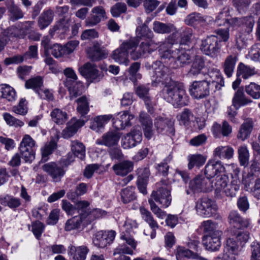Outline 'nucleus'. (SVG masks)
<instances>
[{
  "instance_id": "obj_51",
  "label": "nucleus",
  "mask_w": 260,
  "mask_h": 260,
  "mask_svg": "<svg viewBox=\"0 0 260 260\" xmlns=\"http://www.w3.org/2000/svg\"><path fill=\"white\" fill-rule=\"evenodd\" d=\"M177 118L180 124L187 126L192 121L193 114L189 109L185 108L178 115Z\"/></svg>"
},
{
  "instance_id": "obj_12",
  "label": "nucleus",
  "mask_w": 260,
  "mask_h": 260,
  "mask_svg": "<svg viewBox=\"0 0 260 260\" xmlns=\"http://www.w3.org/2000/svg\"><path fill=\"white\" fill-rule=\"evenodd\" d=\"M116 234V232L113 230L99 231L95 234L93 243L95 246L99 248H105L113 242Z\"/></svg>"
},
{
  "instance_id": "obj_49",
  "label": "nucleus",
  "mask_w": 260,
  "mask_h": 260,
  "mask_svg": "<svg viewBox=\"0 0 260 260\" xmlns=\"http://www.w3.org/2000/svg\"><path fill=\"white\" fill-rule=\"evenodd\" d=\"M0 204L5 206H8L11 209H15L21 205L20 200L11 196L6 195L0 197Z\"/></svg>"
},
{
  "instance_id": "obj_47",
  "label": "nucleus",
  "mask_w": 260,
  "mask_h": 260,
  "mask_svg": "<svg viewBox=\"0 0 260 260\" xmlns=\"http://www.w3.org/2000/svg\"><path fill=\"white\" fill-rule=\"evenodd\" d=\"M50 116L52 121L58 125L64 123L68 118L67 112L59 108L54 109L50 113Z\"/></svg>"
},
{
  "instance_id": "obj_33",
  "label": "nucleus",
  "mask_w": 260,
  "mask_h": 260,
  "mask_svg": "<svg viewBox=\"0 0 260 260\" xmlns=\"http://www.w3.org/2000/svg\"><path fill=\"white\" fill-rule=\"evenodd\" d=\"M87 53L89 57L93 61L102 59L107 55L104 47L98 43H94L92 47L88 49Z\"/></svg>"
},
{
  "instance_id": "obj_46",
  "label": "nucleus",
  "mask_w": 260,
  "mask_h": 260,
  "mask_svg": "<svg viewBox=\"0 0 260 260\" xmlns=\"http://www.w3.org/2000/svg\"><path fill=\"white\" fill-rule=\"evenodd\" d=\"M205 67V61L203 58L200 56H197L191 66L188 74L189 76H197L200 74L202 70Z\"/></svg>"
},
{
  "instance_id": "obj_31",
  "label": "nucleus",
  "mask_w": 260,
  "mask_h": 260,
  "mask_svg": "<svg viewBox=\"0 0 260 260\" xmlns=\"http://www.w3.org/2000/svg\"><path fill=\"white\" fill-rule=\"evenodd\" d=\"M140 211L143 219L149 224L152 229L150 237L151 239H154L156 236L155 230L158 228L157 222L153 218L151 212L145 208L140 207Z\"/></svg>"
},
{
  "instance_id": "obj_52",
  "label": "nucleus",
  "mask_w": 260,
  "mask_h": 260,
  "mask_svg": "<svg viewBox=\"0 0 260 260\" xmlns=\"http://www.w3.org/2000/svg\"><path fill=\"white\" fill-rule=\"evenodd\" d=\"M85 223L86 224L90 223L95 219L104 217L106 215L107 212L99 209H96L90 212H84Z\"/></svg>"
},
{
  "instance_id": "obj_36",
  "label": "nucleus",
  "mask_w": 260,
  "mask_h": 260,
  "mask_svg": "<svg viewBox=\"0 0 260 260\" xmlns=\"http://www.w3.org/2000/svg\"><path fill=\"white\" fill-rule=\"evenodd\" d=\"M115 174L119 176H125L133 169V163L128 160H124L112 167Z\"/></svg>"
},
{
  "instance_id": "obj_63",
  "label": "nucleus",
  "mask_w": 260,
  "mask_h": 260,
  "mask_svg": "<svg viewBox=\"0 0 260 260\" xmlns=\"http://www.w3.org/2000/svg\"><path fill=\"white\" fill-rule=\"evenodd\" d=\"M246 92L254 99L260 98V85L251 82L245 87Z\"/></svg>"
},
{
  "instance_id": "obj_6",
  "label": "nucleus",
  "mask_w": 260,
  "mask_h": 260,
  "mask_svg": "<svg viewBox=\"0 0 260 260\" xmlns=\"http://www.w3.org/2000/svg\"><path fill=\"white\" fill-rule=\"evenodd\" d=\"M43 170L52 178L53 182H57L61 180L66 173V168L63 162L60 161L50 162L42 166Z\"/></svg>"
},
{
  "instance_id": "obj_38",
  "label": "nucleus",
  "mask_w": 260,
  "mask_h": 260,
  "mask_svg": "<svg viewBox=\"0 0 260 260\" xmlns=\"http://www.w3.org/2000/svg\"><path fill=\"white\" fill-rule=\"evenodd\" d=\"M112 118V115L111 114L96 116L91 122L90 128L96 132H99Z\"/></svg>"
},
{
  "instance_id": "obj_56",
  "label": "nucleus",
  "mask_w": 260,
  "mask_h": 260,
  "mask_svg": "<svg viewBox=\"0 0 260 260\" xmlns=\"http://www.w3.org/2000/svg\"><path fill=\"white\" fill-rule=\"evenodd\" d=\"M77 104V110L81 115L87 114L89 111V102L85 96H82L76 100Z\"/></svg>"
},
{
  "instance_id": "obj_43",
  "label": "nucleus",
  "mask_w": 260,
  "mask_h": 260,
  "mask_svg": "<svg viewBox=\"0 0 260 260\" xmlns=\"http://www.w3.org/2000/svg\"><path fill=\"white\" fill-rule=\"evenodd\" d=\"M237 60L238 57L236 54L230 55L226 57L223 64V69L228 77L232 76Z\"/></svg>"
},
{
  "instance_id": "obj_37",
  "label": "nucleus",
  "mask_w": 260,
  "mask_h": 260,
  "mask_svg": "<svg viewBox=\"0 0 260 260\" xmlns=\"http://www.w3.org/2000/svg\"><path fill=\"white\" fill-rule=\"evenodd\" d=\"M88 249L86 246L75 247L70 245L68 248V254L73 256L74 260H85Z\"/></svg>"
},
{
  "instance_id": "obj_48",
  "label": "nucleus",
  "mask_w": 260,
  "mask_h": 260,
  "mask_svg": "<svg viewBox=\"0 0 260 260\" xmlns=\"http://www.w3.org/2000/svg\"><path fill=\"white\" fill-rule=\"evenodd\" d=\"M71 150L74 156L83 159L85 156V147L84 145L78 140L71 142Z\"/></svg>"
},
{
  "instance_id": "obj_50",
  "label": "nucleus",
  "mask_w": 260,
  "mask_h": 260,
  "mask_svg": "<svg viewBox=\"0 0 260 260\" xmlns=\"http://www.w3.org/2000/svg\"><path fill=\"white\" fill-rule=\"evenodd\" d=\"M255 74L254 68L246 66L242 62L239 63L237 70L238 76H241L243 78L247 79Z\"/></svg>"
},
{
  "instance_id": "obj_18",
  "label": "nucleus",
  "mask_w": 260,
  "mask_h": 260,
  "mask_svg": "<svg viewBox=\"0 0 260 260\" xmlns=\"http://www.w3.org/2000/svg\"><path fill=\"white\" fill-rule=\"evenodd\" d=\"M222 234V232H215L213 235H205L203 237V243L206 249L211 251L218 250L221 246Z\"/></svg>"
},
{
  "instance_id": "obj_2",
  "label": "nucleus",
  "mask_w": 260,
  "mask_h": 260,
  "mask_svg": "<svg viewBox=\"0 0 260 260\" xmlns=\"http://www.w3.org/2000/svg\"><path fill=\"white\" fill-rule=\"evenodd\" d=\"M230 232L231 237L226 240V246L231 255L227 253L219 255L216 258V260H236L235 256L240 253L250 238L249 233L242 229L231 230Z\"/></svg>"
},
{
  "instance_id": "obj_42",
  "label": "nucleus",
  "mask_w": 260,
  "mask_h": 260,
  "mask_svg": "<svg viewBox=\"0 0 260 260\" xmlns=\"http://www.w3.org/2000/svg\"><path fill=\"white\" fill-rule=\"evenodd\" d=\"M152 28L155 32L160 34H169L176 30L173 24L164 23L157 21L153 22Z\"/></svg>"
},
{
  "instance_id": "obj_28",
  "label": "nucleus",
  "mask_w": 260,
  "mask_h": 260,
  "mask_svg": "<svg viewBox=\"0 0 260 260\" xmlns=\"http://www.w3.org/2000/svg\"><path fill=\"white\" fill-rule=\"evenodd\" d=\"M85 122L83 120L72 118L62 131V136L65 139L72 137L76 133L78 128L83 126Z\"/></svg>"
},
{
  "instance_id": "obj_57",
  "label": "nucleus",
  "mask_w": 260,
  "mask_h": 260,
  "mask_svg": "<svg viewBox=\"0 0 260 260\" xmlns=\"http://www.w3.org/2000/svg\"><path fill=\"white\" fill-rule=\"evenodd\" d=\"M205 235H213L215 232H222L221 231L217 230L218 224L216 222H214L211 220H207L204 221L201 223Z\"/></svg>"
},
{
  "instance_id": "obj_21",
  "label": "nucleus",
  "mask_w": 260,
  "mask_h": 260,
  "mask_svg": "<svg viewBox=\"0 0 260 260\" xmlns=\"http://www.w3.org/2000/svg\"><path fill=\"white\" fill-rule=\"evenodd\" d=\"M225 168L220 160H210L205 167L204 174L208 180L224 171Z\"/></svg>"
},
{
  "instance_id": "obj_9",
  "label": "nucleus",
  "mask_w": 260,
  "mask_h": 260,
  "mask_svg": "<svg viewBox=\"0 0 260 260\" xmlns=\"http://www.w3.org/2000/svg\"><path fill=\"white\" fill-rule=\"evenodd\" d=\"M220 42L216 36H208L202 41L200 49L206 55L215 56L220 48Z\"/></svg>"
},
{
  "instance_id": "obj_55",
  "label": "nucleus",
  "mask_w": 260,
  "mask_h": 260,
  "mask_svg": "<svg viewBox=\"0 0 260 260\" xmlns=\"http://www.w3.org/2000/svg\"><path fill=\"white\" fill-rule=\"evenodd\" d=\"M176 256L178 260L183 257L196 259L198 257V254L184 247L178 246L176 250Z\"/></svg>"
},
{
  "instance_id": "obj_19",
  "label": "nucleus",
  "mask_w": 260,
  "mask_h": 260,
  "mask_svg": "<svg viewBox=\"0 0 260 260\" xmlns=\"http://www.w3.org/2000/svg\"><path fill=\"white\" fill-rule=\"evenodd\" d=\"M63 73L68 78L73 80L72 85H67L72 96L76 97L80 94L83 88V85L82 83L76 82L77 76L74 71L71 68H67L64 70Z\"/></svg>"
},
{
  "instance_id": "obj_44",
  "label": "nucleus",
  "mask_w": 260,
  "mask_h": 260,
  "mask_svg": "<svg viewBox=\"0 0 260 260\" xmlns=\"http://www.w3.org/2000/svg\"><path fill=\"white\" fill-rule=\"evenodd\" d=\"M0 96L9 102H13L16 100V91L9 85L2 84L0 85Z\"/></svg>"
},
{
  "instance_id": "obj_27",
  "label": "nucleus",
  "mask_w": 260,
  "mask_h": 260,
  "mask_svg": "<svg viewBox=\"0 0 260 260\" xmlns=\"http://www.w3.org/2000/svg\"><path fill=\"white\" fill-rule=\"evenodd\" d=\"M106 16V12L102 6L94 7L91 12L90 16L85 21L86 26L92 27L98 24Z\"/></svg>"
},
{
  "instance_id": "obj_24",
  "label": "nucleus",
  "mask_w": 260,
  "mask_h": 260,
  "mask_svg": "<svg viewBox=\"0 0 260 260\" xmlns=\"http://www.w3.org/2000/svg\"><path fill=\"white\" fill-rule=\"evenodd\" d=\"M189 187L194 192L211 191L209 180L202 176H198L190 181Z\"/></svg>"
},
{
  "instance_id": "obj_11",
  "label": "nucleus",
  "mask_w": 260,
  "mask_h": 260,
  "mask_svg": "<svg viewBox=\"0 0 260 260\" xmlns=\"http://www.w3.org/2000/svg\"><path fill=\"white\" fill-rule=\"evenodd\" d=\"M162 185L156 190L153 191L151 197L162 207L167 208L170 205L172 199L169 187L166 184Z\"/></svg>"
},
{
  "instance_id": "obj_45",
  "label": "nucleus",
  "mask_w": 260,
  "mask_h": 260,
  "mask_svg": "<svg viewBox=\"0 0 260 260\" xmlns=\"http://www.w3.org/2000/svg\"><path fill=\"white\" fill-rule=\"evenodd\" d=\"M188 168L189 170L194 167H200L206 162L207 157L200 154H190L188 156Z\"/></svg>"
},
{
  "instance_id": "obj_61",
  "label": "nucleus",
  "mask_w": 260,
  "mask_h": 260,
  "mask_svg": "<svg viewBox=\"0 0 260 260\" xmlns=\"http://www.w3.org/2000/svg\"><path fill=\"white\" fill-rule=\"evenodd\" d=\"M137 228L138 223L136 220L126 218L124 224L121 229V235L122 234H127L128 235H131L130 234L132 232L133 230Z\"/></svg>"
},
{
  "instance_id": "obj_20",
  "label": "nucleus",
  "mask_w": 260,
  "mask_h": 260,
  "mask_svg": "<svg viewBox=\"0 0 260 260\" xmlns=\"http://www.w3.org/2000/svg\"><path fill=\"white\" fill-rule=\"evenodd\" d=\"M228 219L230 224V231L248 228L250 224L249 220L242 218L237 211H231Z\"/></svg>"
},
{
  "instance_id": "obj_7",
  "label": "nucleus",
  "mask_w": 260,
  "mask_h": 260,
  "mask_svg": "<svg viewBox=\"0 0 260 260\" xmlns=\"http://www.w3.org/2000/svg\"><path fill=\"white\" fill-rule=\"evenodd\" d=\"M35 145V142L32 138L25 135L19 146L20 153L25 162H31L35 159V153L33 148Z\"/></svg>"
},
{
  "instance_id": "obj_29",
  "label": "nucleus",
  "mask_w": 260,
  "mask_h": 260,
  "mask_svg": "<svg viewBox=\"0 0 260 260\" xmlns=\"http://www.w3.org/2000/svg\"><path fill=\"white\" fill-rule=\"evenodd\" d=\"M140 121L141 123L144 136L147 139H150L153 135L152 128V121L150 116L144 112L140 114Z\"/></svg>"
},
{
  "instance_id": "obj_17",
  "label": "nucleus",
  "mask_w": 260,
  "mask_h": 260,
  "mask_svg": "<svg viewBox=\"0 0 260 260\" xmlns=\"http://www.w3.org/2000/svg\"><path fill=\"white\" fill-rule=\"evenodd\" d=\"M120 239L124 241L125 243L130 247H128L125 243L120 244L115 249L114 254L115 255L117 253L132 255L133 250L136 248L137 242L131 235L127 234H122L120 236Z\"/></svg>"
},
{
  "instance_id": "obj_10",
  "label": "nucleus",
  "mask_w": 260,
  "mask_h": 260,
  "mask_svg": "<svg viewBox=\"0 0 260 260\" xmlns=\"http://www.w3.org/2000/svg\"><path fill=\"white\" fill-rule=\"evenodd\" d=\"M210 83L206 80L193 81L190 86V95L196 99H202L210 93Z\"/></svg>"
},
{
  "instance_id": "obj_54",
  "label": "nucleus",
  "mask_w": 260,
  "mask_h": 260,
  "mask_svg": "<svg viewBox=\"0 0 260 260\" xmlns=\"http://www.w3.org/2000/svg\"><path fill=\"white\" fill-rule=\"evenodd\" d=\"M229 16V9L228 7H224L216 16L215 23L217 26H224L226 24H228L230 20Z\"/></svg>"
},
{
  "instance_id": "obj_35",
  "label": "nucleus",
  "mask_w": 260,
  "mask_h": 260,
  "mask_svg": "<svg viewBox=\"0 0 260 260\" xmlns=\"http://www.w3.org/2000/svg\"><path fill=\"white\" fill-rule=\"evenodd\" d=\"M82 223L86 224L85 215L83 213L81 214L79 216H75L68 219L65 223L64 230L66 231H71L78 230L80 228Z\"/></svg>"
},
{
  "instance_id": "obj_25",
  "label": "nucleus",
  "mask_w": 260,
  "mask_h": 260,
  "mask_svg": "<svg viewBox=\"0 0 260 260\" xmlns=\"http://www.w3.org/2000/svg\"><path fill=\"white\" fill-rule=\"evenodd\" d=\"M133 118L134 116L127 111L120 112L113 119V126L117 129H123L131 125V120Z\"/></svg>"
},
{
  "instance_id": "obj_60",
  "label": "nucleus",
  "mask_w": 260,
  "mask_h": 260,
  "mask_svg": "<svg viewBox=\"0 0 260 260\" xmlns=\"http://www.w3.org/2000/svg\"><path fill=\"white\" fill-rule=\"evenodd\" d=\"M137 228L138 223L136 220L126 218L124 224L121 229V235L122 234H127L128 235H131L130 234L132 232L133 230Z\"/></svg>"
},
{
  "instance_id": "obj_41",
  "label": "nucleus",
  "mask_w": 260,
  "mask_h": 260,
  "mask_svg": "<svg viewBox=\"0 0 260 260\" xmlns=\"http://www.w3.org/2000/svg\"><path fill=\"white\" fill-rule=\"evenodd\" d=\"M253 127L251 119H247L241 124L238 134V138L242 140L247 139L250 135Z\"/></svg>"
},
{
  "instance_id": "obj_22",
  "label": "nucleus",
  "mask_w": 260,
  "mask_h": 260,
  "mask_svg": "<svg viewBox=\"0 0 260 260\" xmlns=\"http://www.w3.org/2000/svg\"><path fill=\"white\" fill-rule=\"evenodd\" d=\"M254 24V18L252 16H248L241 18H234L229 20V25L234 28L241 26L243 30H246L247 33L252 31Z\"/></svg>"
},
{
  "instance_id": "obj_34",
  "label": "nucleus",
  "mask_w": 260,
  "mask_h": 260,
  "mask_svg": "<svg viewBox=\"0 0 260 260\" xmlns=\"http://www.w3.org/2000/svg\"><path fill=\"white\" fill-rule=\"evenodd\" d=\"M252 100L247 98L244 94L242 89H238L235 92L233 100V106L236 109H238L241 107L245 106L252 103Z\"/></svg>"
},
{
  "instance_id": "obj_5",
  "label": "nucleus",
  "mask_w": 260,
  "mask_h": 260,
  "mask_svg": "<svg viewBox=\"0 0 260 260\" xmlns=\"http://www.w3.org/2000/svg\"><path fill=\"white\" fill-rule=\"evenodd\" d=\"M162 60L166 62L168 60L173 59L177 63V67H182L184 64H188L191 60V56L190 54V51L183 48L180 45L175 48V50L172 51L167 57H162Z\"/></svg>"
},
{
  "instance_id": "obj_23",
  "label": "nucleus",
  "mask_w": 260,
  "mask_h": 260,
  "mask_svg": "<svg viewBox=\"0 0 260 260\" xmlns=\"http://www.w3.org/2000/svg\"><path fill=\"white\" fill-rule=\"evenodd\" d=\"M174 121L168 118H157L154 121V125L158 133L174 135L175 128Z\"/></svg>"
},
{
  "instance_id": "obj_16",
  "label": "nucleus",
  "mask_w": 260,
  "mask_h": 260,
  "mask_svg": "<svg viewBox=\"0 0 260 260\" xmlns=\"http://www.w3.org/2000/svg\"><path fill=\"white\" fill-rule=\"evenodd\" d=\"M79 72L82 76L90 82H99L103 78L102 73L96 67L89 63H87L79 68Z\"/></svg>"
},
{
  "instance_id": "obj_1",
  "label": "nucleus",
  "mask_w": 260,
  "mask_h": 260,
  "mask_svg": "<svg viewBox=\"0 0 260 260\" xmlns=\"http://www.w3.org/2000/svg\"><path fill=\"white\" fill-rule=\"evenodd\" d=\"M152 67L156 82L166 84L161 91L164 99L176 107L187 105L188 96L183 86L171 79L169 69L159 61L154 62Z\"/></svg>"
},
{
  "instance_id": "obj_26",
  "label": "nucleus",
  "mask_w": 260,
  "mask_h": 260,
  "mask_svg": "<svg viewBox=\"0 0 260 260\" xmlns=\"http://www.w3.org/2000/svg\"><path fill=\"white\" fill-rule=\"evenodd\" d=\"M120 138V135L117 131H109L103 135L101 139H98L96 144L110 147L116 145Z\"/></svg>"
},
{
  "instance_id": "obj_8",
  "label": "nucleus",
  "mask_w": 260,
  "mask_h": 260,
  "mask_svg": "<svg viewBox=\"0 0 260 260\" xmlns=\"http://www.w3.org/2000/svg\"><path fill=\"white\" fill-rule=\"evenodd\" d=\"M196 209L199 215L204 217H210L216 213L217 207L212 200L208 198H203L197 202Z\"/></svg>"
},
{
  "instance_id": "obj_3",
  "label": "nucleus",
  "mask_w": 260,
  "mask_h": 260,
  "mask_svg": "<svg viewBox=\"0 0 260 260\" xmlns=\"http://www.w3.org/2000/svg\"><path fill=\"white\" fill-rule=\"evenodd\" d=\"M138 42L134 39L124 41L119 48L114 50L112 58L120 64L127 66L129 63L128 54L132 59L135 60L144 55L138 50Z\"/></svg>"
},
{
  "instance_id": "obj_32",
  "label": "nucleus",
  "mask_w": 260,
  "mask_h": 260,
  "mask_svg": "<svg viewBox=\"0 0 260 260\" xmlns=\"http://www.w3.org/2000/svg\"><path fill=\"white\" fill-rule=\"evenodd\" d=\"M234 149L229 145L219 146L213 150V154L215 157L221 159H230L233 157Z\"/></svg>"
},
{
  "instance_id": "obj_13",
  "label": "nucleus",
  "mask_w": 260,
  "mask_h": 260,
  "mask_svg": "<svg viewBox=\"0 0 260 260\" xmlns=\"http://www.w3.org/2000/svg\"><path fill=\"white\" fill-rule=\"evenodd\" d=\"M142 140V134L140 128L139 126L135 127L122 139L121 145L124 149H129L137 145Z\"/></svg>"
},
{
  "instance_id": "obj_53",
  "label": "nucleus",
  "mask_w": 260,
  "mask_h": 260,
  "mask_svg": "<svg viewBox=\"0 0 260 260\" xmlns=\"http://www.w3.org/2000/svg\"><path fill=\"white\" fill-rule=\"evenodd\" d=\"M238 159L241 166L246 167L247 166L249 159V153L247 147L245 146H241L238 150Z\"/></svg>"
},
{
  "instance_id": "obj_4",
  "label": "nucleus",
  "mask_w": 260,
  "mask_h": 260,
  "mask_svg": "<svg viewBox=\"0 0 260 260\" xmlns=\"http://www.w3.org/2000/svg\"><path fill=\"white\" fill-rule=\"evenodd\" d=\"M136 34L137 39L134 38L136 41L139 43L140 40H145L141 43L138 49L144 57L147 56L156 50L158 43L153 39L154 36L153 32L146 23L137 27Z\"/></svg>"
},
{
  "instance_id": "obj_64",
  "label": "nucleus",
  "mask_w": 260,
  "mask_h": 260,
  "mask_svg": "<svg viewBox=\"0 0 260 260\" xmlns=\"http://www.w3.org/2000/svg\"><path fill=\"white\" fill-rule=\"evenodd\" d=\"M244 30V32H239L236 36V46L239 49L244 48L247 45L249 33H247L246 30Z\"/></svg>"
},
{
  "instance_id": "obj_30",
  "label": "nucleus",
  "mask_w": 260,
  "mask_h": 260,
  "mask_svg": "<svg viewBox=\"0 0 260 260\" xmlns=\"http://www.w3.org/2000/svg\"><path fill=\"white\" fill-rule=\"evenodd\" d=\"M208 75L211 78L210 85L215 87V91L219 90L224 86V82L223 78L220 71L216 68H212L209 70Z\"/></svg>"
},
{
  "instance_id": "obj_59",
  "label": "nucleus",
  "mask_w": 260,
  "mask_h": 260,
  "mask_svg": "<svg viewBox=\"0 0 260 260\" xmlns=\"http://www.w3.org/2000/svg\"><path fill=\"white\" fill-rule=\"evenodd\" d=\"M43 80L40 77H36L27 80L25 86L27 89H33L37 93V90H40L43 86Z\"/></svg>"
},
{
  "instance_id": "obj_40",
  "label": "nucleus",
  "mask_w": 260,
  "mask_h": 260,
  "mask_svg": "<svg viewBox=\"0 0 260 260\" xmlns=\"http://www.w3.org/2000/svg\"><path fill=\"white\" fill-rule=\"evenodd\" d=\"M240 180H238L236 178L232 180L230 184L229 185L227 184V186L223 190L222 198L224 196L231 198L235 197L240 189Z\"/></svg>"
},
{
  "instance_id": "obj_15",
  "label": "nucleus",
  "mask_w": 260,
  "mask_h": 260,
  "mask_svg": "<svg viewBox=\"0 0 260 260\" xmlns=\"http://www.w3.org/2000/svg\"><path fill=\"white\" fill-rule=\"evenodd\" d=\"M228 181L229 177L225 174H219L212 180H209L211 190L214 189L215 196L217 199L222 198V192L227 186Z\"/></svg>"
},
{
  "instance_id": "obj_39",
  "label": "nucleus",
  "mask_w": 260,
  "mask_h": 260,
  "mask_svg": "<svg viewBox=\"0 0 260 260\" xmlns=\"http://www.w3.org/2000/svg\"><path fill=\"white\" fill-rule=\"evenodd\" d=\"M54 12L51 9L44 10L40 15L38 19V25L41 29L48 27L52 22Z\"/></svg>"
},
{
  "instance_id": "obj_14",
  "label": "nucleus",
  "mask_w": 260,
  "mask_h": 260,
  "mask_svg": "<svg viewBox=\"0 0 260 260\" xmlns=\"http://www.w3.org/2000/svg\"><path fill=\"white\" fill-rule=\"evenodd\" d=\"M158 43L157 48H158L160 58L167 57V56L170 55V53L175 50V48L179 45L177 44L176 39V34L174 32L169 35L165 41L161 42L160 44L159 42Z\"/></svg>"
},
{
  "instance_id": "obj_58",
  "label": "nucleus",
  "mask_w": 260,
  "mask_h": 260,
  "mask_svg": "<svg viewBox=\"0 0 260 260\" xmlns=\"http://www.w3.org/2000/svg\"><path fill=\"white\" fill-rule=\"evenodd\" d=\"M134 190V187L128 186L121 190V198L124 203H129L136 198Z\"/></svg>"
},
{
  "instance_id": "obj_62",
  "label": "nucleus",
  "mask_w": 260,
  "mask_h": 260,
  "mask_svg": "<svg viewBox=\"0 0 260 260\" xmlns=\"http://www.w3.org/2000/svg\"><path fill=\"white\" fill-rule=\"evenodd\" d=\"M56 143L54 141H51L49 143L46 144L43 148H41L42 157L44 161L48 160V156L52 153L53 151L56 149Z\"/></svg>"
}]
</instances>
